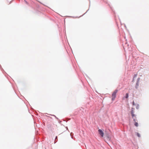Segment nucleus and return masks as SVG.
<instances>
[{"mask_svg":"<svg viewBox=\"0 0 149 149\" xmlns=\"http://www.w3.org/2000/svg\"><path fill=\"white\" fill-rule=\"evenodd\" d=\"M134 125L136 127H138V123L137 122H135L134 123Z\"/></svg>","mask_w":149,"mask_h":149,"instance_id":"obj_6","label":"nucleus"},{"mask_svg":"<svg viewBox=\"0 0 149 149\" xmlns=\"http://www.w3.org/2000/svg\"><path fill=\"white\" fill-rule=\"evenodd\" d=\"M136 76H137V74H134V77L133 78H135L136 77Z\"/></svg>","mask_w":149,"mask_h":149,"instance_id":"obj_13","label":"nucleus"},{"mask_svg":"<svg viewBox=\"0 0 149 149\" xmlns=\"http://www.w3.org/2000/svg\"><path fill=\"white\" fill-rule=\"evenodd\" d=\"M137 120L135 118H133V121L135 122H136V121Z\"/></svg>","mask_w":149,"mask_h":149,"instance_id":"obj_12","label":"nucleus"},{"mask_svg":"<svg viewBox=\"0 0 149 149\" xmlns=\"http://www.w3.org/2000/svg\"><path fill=\"white\" fill-rule=\"evenodd\" d=\"M136 135H137V136L138 137H140V136H140V134L139 133H138V132H136Z\"/></svg>","mask_w":149,"mask_h":149,"instance_id":"obj_7","label":"nucleus"},{"mask_svg":"<svg viewBox=\"0 0 149 149\" xmlns=\"http://www.w3.org/2000/svg\"><path fill=\"white\" fill-rule=\"evenodd\" d=\"M128 96H129L128 94V93H126L125 96V98H127L128 97Z\"/></svg>","mask_w":149,"mask_h":149,"instance_id":"obj_5","label":"nucleus"},{"mask_svg":"<svg viewBox=\"0 0 149 149\" xmlns=\"http://www.w3.org/2000/svg\"><path fill=\"white\" fill-rule=\"evenodd\" d=\"M51 115L52 116H54L57 119H58V118H57L55 116V115Z\"/></svg>","mask_w":149,"mask_h":149,"instance_id":"obj_11","label":"nucleus"},{"mask_svg":"<svg viewBox=\"0 0 149 149\" xmlns=\"http://www.w3.org/2000/svg\"><path fill=\"white\" fill-rule=\"evenodd\" d=\"M73 134L72 133V132L70 133V135L71 136H72V135H73Z\"/></svg>","mask_w":149,"mask_h":149,"instance_id":"obj_14","label":"nucleus"},{"mask_svg":"<svg viewBox=\"0 0 149 149\" xmlns=\"http://www.w3.org/2000/svg\"><path fill=\"white\" fill-rule=\"evenodd\" d=\"M139 104H137L136 105V108L137 109H138L139 108Z\"/></svg>","mask_w":149,"mask_h":149,"instance_id":"obj_4","label":"nucleus"},{"mask_svg":"<svg viewBox=\"0 0 149 149\" xmlns=\"http://www.w3.org/2000/svg\"><path fill=\"white\" fill-rule=\"evenodd\" d=\"M56 139H57V136H56V137L55 139V140H56Z\"/></svg>","mask_w":149,"mask_h":149,"instance_id":"obj_16","label":"nucleus"},{"mask_svg":"<svg viewBox=\"0 0 149 149\" xmlns=\"http://www.w3.org/2000/svg\"><path fill=\"white\" fill-rule=\"evenodd\" d=\"M118 90L117 89H116L113 92L112 94V100H113L116 97V93H117Z\"/></svg>","mask_w":149,"mask_h":149,"instance_id":"obj_1","label":"nucleus"},{"mask_svg":"<svg viewBox=\"0 0 149 149\" xmlns=\"http://www.w3.org/2000/svg\"><path fill=\"white\" fill-rule=\"evenodd\" d=\"M131 114H133V113H134V111L131 110Z\"/></svg>","mask_w":149,"mask_h":149,"instance_id":"obj_9","label":"nucleus"},{"mask_svg":"<svg viewBox=\"0 0 149 149\" xmlns=\"http://www.w3.org/2000/svg\"><path fill=\"white\" fill-rule=\"evenodd\" d=\"M134 108H132V109H131V110H134Z\"/></svg>","mask_w":149,"mask_h":149,"instance_id":"obj_15","label":"nucleus"},{"mask_svg":"<svg viewBox=\"0 0 149 149\" xmlns=\"http://www.w3.org/2000/svg\"><path fill=\"white\" fill-rule=\"evenodd\" d=\"M131 115L133 118H134V117H135L136 116V115L134 114V113H133V114H131Z\"/></svg>","mask_w":149,"mask_h":149,"instance_id":"obj_8","label":"nucleus"},{"mask_svg":"<svg viewBox=\"0 0 149 149\" xmlns=\"http://www.w3.org/2000/svg\"><path fill=\"white\" fill-rule=\"evenodd\" d=\"M88 10L86 11V12L85 13H86L87 12V11H88Z\"/></svg>","mask_w":149,"mask_h":149,"instance_id":"obj_17","label":"nucleus"},{"mask_svg":"<svg viewBox=\"0 0 149 149\" xmlns=\"http://www.w3.org/2000/svg\"><path fill=\"white\" fill-rule=\"evenodd\" d=\"M99 134L102 137H103L104 136V133L102 131L101 129H99L98 130Z\"/></svg>","mask_w":149,"mask_h":149,"instance_id":"obj_3","label":"nucleus"},{"mask_svg":"<svg viewBox=\"0 0 149 149\" xmlns=\"http://www.w3.org/2000/svg\"><path fill=\"white\" fill-rule=\"evenodd\" d=\"M140 78H138L136 81V86H135V88H136L137 89L139 87V81L140 80Z\"/></svg>","mask_w":149,"mask_h":149,"instance_id":"obj_2","label":"nucleus"},{"mask_svg":"<svg viewBox=\"0 0 149 149\" xmlns=\"http://www.w3.org/2000/svg\"><path fill=\"white\" fill-rule=\"evenodd\" d=\"M132 105H136V104L134 103V101H133V102H132Z\"/></svg>","mask_w":149,"mask_h":149,"instance_id":"obj_10","label":"nucleus"},{"mask_svg":"<svg viewBox=\"0 0 149 149\" xmlns=\"http://www.w3.org/2000/svg\"><path fill=\"white\" fill-rule=\"evenodd\" d=\"M24 1L26 2V3H27V2L26 1H25V0H24Z\"/></svg>","mask_w":149,"mask_h":149,"instance_id":"obj_18","label":"nucleus"}]
</instances>
